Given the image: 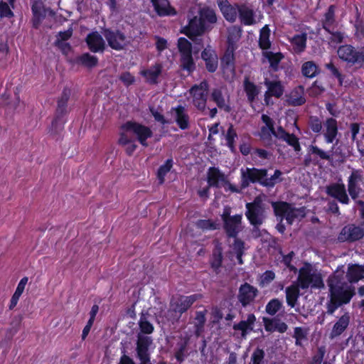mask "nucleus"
Wrapping results in <instances>:
<instances>
[{
	"label": "nucleus",
	"instance_id": "obj_1",
	"mask_svg": "<svg viewBox=\"0 0 364 364\" xmlns=\"http://www.w3.org/2000/svg\"><path fill=\"white\" fill-rule=\"evenodd\" d=\"M328 300L326 312L333 314L340 306L348 304L355 295V287L348 284L344 271L337 269L327 280Z\"/></svg>",
	"mask_w": 364,
	"mask_h": 364
},
{
	"label": "nucleus",
	"instance_id": "obj_2",
	"mask_svg": "<svg viewBox=\"0 0 364 364\" xmlns=\"http://www.w3.org/2000/svg\"><path fill=\"white\" fill-rule=\"evenodd\" d=\"M217 16L213 9L208 7L200 9L196 16L188 15V24L183 28V33L195 41L209 28L208 24L216 23Z\"/></svg>",
	"mask_w": 364,
	"mask_h": 364
},
{
	"label": "nucleus",
	"instance_id": "obj_3",
	"mask_svg": "<svg viewBox=\"0 0 364 364\" xmlns=\"http://www.w3.org/2000/svg\"><path fill=\"white\" fill-rule=\"evenodd\" d=\"M297 282L302 289H320L324 287L320 271L310 264H306L299 269Z\"/></svg>",
	"mask_w": 364,
	"mask_h": 364
},
{
	"label": "nucleus",
	"instance_id": "obj_4",
	"mask_svg": "<svg viewBox=\"0 0 364 364\" xmlns=\"http://www.w3.org/2000/svg\"><path fill=\"white\" fill-rule=\"evenodd\" d=\"M272 205L276 215L280 217L281 220L285 219L289 225L301 220L306 215L304 207L296 208L286 202H274Z\"/></svg>",
	"mask_w": 364,
	"mask_h": 364
},
{
	"label": "nucleus",
	"instance_id": "obj_5",
	"mask_svg": "<svg viewBox=\"0 0 364 364\" xmlns=\"http://www.w3.org/2000/svg\"><path fill=\"white\" fill-rule=\"evenodd\" d=\"M122 132L133 134L139 142L144 146H147L146 139L151 138L153 132L151 129L139 123L129 121L122 126Z\"/></svg>",
	"mask_w": 364,
	"mask_h": 364
},
{
	"label": "nucleus",
	"instance_id": "obj_6",
	"mask_svg": "<svg viewBox=\"0 0 364 364\" xmlns=\"http://www.w3.org/2000/svg\"><path fill=\"white\" fill-rule=\"evenodd\" d=\"M178 48L181 54V67L189 73L195 70V63L192 56L191 43L185 38L178 40Z\"/></svg>",
	"mask_w": 364,
	"mask_h": 364
},
{
	"label": "nucleus",
	"instance_id": "obj_7",
	"mask_svg": "<svg viewBox=\"0 0 364 364\" xmlns=\"http://www.w3.org/2000/svg\"><path fill=\"white\" fill-rule=\"evenodd\" d=\"M246 216L253 225H260L264 219V207L262 199L257 197L252 203H247Z\"/></svg>",
	"mask_w": 364,
	"mask_h": 364
},
{
	"label": "nucleus",
	"instance_id": "obj_8",
	"mask_svg": "<svg viewBox=\"0 0 364 364\" xmlns=\"http://www.w3.org/2000/svg\"><path fill=\"white\" fill-rule=\"evenodd\" d=\"M103 36L105 38L108 46L116 50L124 49L129 43L127 37L118 30L105 29Z\"/></svg>",
	"mask_w": 364,
	"mask_h": 364
},
{
	"label": "nucleus",
	"instance_id": "obj_9",
	"mask_svg": "<svg viewBox=\"0 0 364 364\" xmlns=\"http://www.w3.org/2000/svg\"><path fill=\"white\" fill-rule=\"evenodd\" d=\"M338 57L349 63H363L364 62V46L359 50H355L350 45H344L338 49Z\"/></svg>",
	"mask_w": 364,
	"mask_h": 364
},
{
	"label": "nucleus",
	"instance_id": "obj_10",
	"mask_svg": "<svg viewBox=\"0 0 364 364\" xmlns=\"http://www.w3.org/2000/svg\"><path fill=\"white\" fill-rule=\"evenodd\" d=\"M201 298L200 294H193L191 296H180L171 301V306L173 311L179 315L173 318L177 320L181 315L187 311L188 308L198 299Z\"/></svg>",
	"mask_w": 364,
	"mask_h": 364
},
{
	"label": "nucleus",
	"instance_id": "obj_11",
	"mask_svg": "<svg viewBox=\"0 0 364 364\" xmlns=\"http://www.w3.org/2000/svg\"><path fill=\"white\" fill-rule=\"evenodd\" d=\"M267 176L266 169H257V168H242L241 176L242 181L241 186L242 188L247 187L250 183L259 182L262 184V181L264 180V176Z\"/></svg>",
	"mask_w": 364,
	"mask_h": 364
},
{
	"label": "nucleus",
	"instance_id": "obj_12",
	"mask_svg": "<svg viewBox=\"0 0 364 364\" xmlns=\"http://www.w3.org/2000/svg\"><path fill=\"white\" fill-rule=\"evenodd\" d=\"M208 85L206 81L201 82L199 85H196L190 90L193 96V105L200 110L205 107L207 100V91Z\"/></svg>",
	"mask_w": 364,
	"mask_h": 364
},
{
	"label": "nucleus",
	"instance_id": "obj_13",
	"mask_svg": "<svg viewBox=\"0 0 364 364\" xmlns=\"http://www.w3.org/2000/svg\"><path fill=\"white\" fill-rule=\"evenodd\" d=\"M171 119L170 121L176 122L178 127L182 130H186L190 127V117L186 108L181 105L172 107L170 110Z\"/></svg>",
	"mask_w": 364,
	"mask_h": 364
},
{
	"label": "nucleus",
	"instance_id": "obj_14",
	"mask_svg": "<svg viewBox=\"0 0 364 364\" xmlns=\"http://www.w3.org/2000/svg\"><path fill=\"white\" fill-rule=\"evenodd\" d=\"M258 289L248 283L242 284L239 288L237 299L242 306L251 304L257 296Z\"/></svg>",
	"mask_w": 364,
	"mask_h": 364
},
{
	"label": "nucleus",
	"instance_id": "obj_15",
	"mask_svg": "<svg viewBox=\"0 0 364 364\" xmlns=\"http://www.w3.org/2000/svg\"><path fill=\"white\" fill-rule=\"evenodd\" d=\"M264 84L267 88L264 94V102L267 105L272 103L270 102L271 97L279 98L282 96L284 87L279 80H271L265 77Z\"/></svg>",
	"mask_w": 364,
	"mask_h": 364
},
{
	"label": "nucleus",
	"instance_id": "obj_16",
	"mask_svg": "<svg viewBox=\"0 0 364 364\" xmlns=\"http://www.w3.org/2000/svg\"><path fill=\"white\" fill-rule=\"evenodd\" d=\"M364 236V229L355 226L354 225H348L345 226L339 236L338 240L341 242L350 241L353 242L363 238Z\"/></svg>",
	"mask_w": 364,
	"mask_h": 364
},
{
	"label": "nucleus",
	"instance_id": "obj_17",
	"mask_svg": "<svg viewBox=\"0 0 364 364\" xmlns=\"http://www.w3.org/2000/svg\"><path fill=\"white\" fill-rule=\"evenodd\" d=\"M326 193L342 204L347 205L350 203V199L343 183H336L328 186L326 187Z\"/></svg>",
	"mask_w": 364,
	"mask_h": 364
},
{
	"label": "nucleus",
	"instance_id": "obj_18",
	"mask_svg": "<svg viewBox=\"0 0 364 364\" xmlns=\"http://www.w3.org/2000/svg\"><path fill=\"white\" fill-rule=\"evenodd\" d=\"M362 180L363 176L360 174V172L358 170L353 171L348 178V191L350 197L353 200L357 199L361 193L362 189L360 188V183Z\"/></svg>",
	"mask_w": 364,
	"mask_h": 364
},
{
	"label": "nucleus",
	"instance_id": "obj_19",
	"mask_svg": "<svg viewBox=\"0 0 364 364\" xmlns=\"http://www.w3.org/2000/svg\"><path fill=\"white\" fill-rule=\"evenodd\" d=\"M85 41L89 49L92 52H103L105 49V41L102 36L97 31H93L89 33Z\"/></svg>",
	"mask_w": 364,
	"mask_h": 364
},
{
	"label": "nucleus",
	"instance_id": "obj_20",
	"mask_svg": "<svg viewBox=\"0 0 364 364\" xmlns=\"http://www.w3.org/2000/svg\"><path fill=\"white\" fill-rule=\"evenodd\" d=\"M242 218L241 214L232 215L231 218H228L223 222L224 229L229 237H235L242 230Z\"/></svg>",
	"mask_w": 364,
	"mask_h": 364
},
{
	"label": "nucleus",
	"instance_id": "obj_21",
	"mask_svg": "<svg viewBox=\"0 0 364 364\" xmlns=\"http://www.w3.org/2000/svg\"><path fill=\"white\" fill-rule=\"evenodd\" d=\"M262 121L264 126L262 127L259 136L267 144H271L273 134H274V121L267 114L262 115Z\"/></svg>",
	"mask_w": 364,
	"mask_h": 364
},
{
	"label": "nucleus",
	"instance_id": "obj_22",
	"mask_svg": "<svg viewBox=\"0 0 364 364\" xmlns=\"http://www.w3.org/2000/svg\"><path fill=\"white\" fill-rule=\"evenodd\" d=\"M217 3L224 18L230 22H235L240 6L230 4L228 0H217Z\"/></svg>",
	"mask_w": 364,
	"mask_h": 364
},
{
	"label": "nucleus",
	"instance_id": "obj_23",
	"mask_svg": "<svg viewBox=\"0 0 364 364\" xmlns=\"http://www.w3.org/2000/svg\"><path fill=\"white\" fill-rule=\"evenodd\" d=\"M201 57L205 63L207 70L210 72H215L218 65V58L214 50L208 47L204 49L201 53Z\"/></svg>",
	"mask_w": 364,
	"mask_h": 364
},
{
	"label": "nucleus",
	"instance_id": "obj_24",
	"mask_svg": "<svg viewBox=\"0 0 364 364\" xmlns=\"http://www.w3.org/2000/svg\"><path fill=\"white\" fill-rule=\"evenodd\" d=\"M323 136L326 143L333 142L338 134L337 122L333 118H328L323 124Z\"/></svg>",
	"mask_w": 364,
	"mask_h": 364
},
{
	"label": "nucleus",
	"instance_id": "obj_25",
	"mask_svg": "<svg viewBox=\"0 0 364 364\" xmlns=\"http://www.w3.org/2000/svg\"><path fill=\"white\" fill-rule=\"evenodd\" d=\"M155 11L160 16H174L176 14L175 9L170 6L168 0H151Z\"/></svg>",
	"mask_w": 364,
	"mask_h": 364
},
{
	"label": "nucleus",
	"instance_id": "obj_26",
	"mask_svg": "<svg viewBox=\"0 0 364 364\" xmlns=\"http://www.w3.org/2000/svg\"><path fill=\"white\" fill-rule=\"evenodd\" d=\"M208 183L210 186H223L227 183L225 176L216 168H210L208 171Z\"/></svg>",
	"mask_w": 364,
	"mask_h": 364
},
{
	"label": "nucleus",
	"instance_id": "obj_27",
	"mask_svg": "<svg viewBox=\"0 0 364 364\" xmlns=\"http://www.w3.org/2000/svg\"><path fill=\"white\" fill-rule=\"evenodd\" d=\"M350 322V316L348 313L343 315L333 325L329 335V338L333 340L341 336L347 328Z\"/></svg>",
	"mask_w": 364,
	"mask_h": 364
},
{
	"label": "nucleus",
	"instance_id": "obj_28",
	"mask_svg": "<svg viewBox=\"0 0 364 364\" xmlns=\"http://www.w3.org/2000/svg\"><path fill=\"white\" fill-rule=\"evenodd\" d=\"M152 343L151 336L138 333L136 342V353L137 356L144 357L145 355L149 354V348Z\"/></svg>",
	"mask_w": 364,
	"mask_h": 364
},
{
	"label": "nucleus",
	"instance_id": "obj_29",
	"mask_svg": "<svg viewBox=\"0 0 364 364\" xmlns=\"http://www.w3.org/2000/svg\"><path fill=\"white\" fill-rule=\"evenodd\" d=\"M255 320V316L250 314L247 316L246 320L241 321L238 323L234 324L233 328L235 331H241L242 337L245 338L247 334L252 330V325Z\"/></svg>",
	"mask_w": 364,
	"mask_h": 364
},
{
	"label": "nucleus",
	"instance_id": "obj_30",
	"mask_svg": "<svg viewBox=\"0 0 364 364\" xmlns=\"http://www.w3.org/2000/svg\"><path fill=\"white\" fill-rule=\"evenodd\" d=\"M299 286L291 284L285 289L287 304L291 308H294L297 304L300 295Z\"/></svg>",
	"mask_w": 364,
	"mask_h": 364
},
{
	"label": "nucleus",
	"instance_id": "obj_31",
	"mask_svg": "<svg viewBox=\"0 0 364 364\" xmlns=\"http://www.w3.org/2000/svg\"><path fill=\"white\" fill-rule=\"evenodd\" d=\"M287 103L292 106H299L306 102L304 96V88L301 86L294 89L287 97Z\"/></svg>",
	"mask_w": 364,
	"mask_h": 364
},
{
	"label": "nucleus",
	"instance_id": "obj_32",
	"mask_svg": "<svg viewBox=\"0 0 364 364\" xmlns=\"http://www.w3.org/2000/svg\"><path fill=\"white\" fill-rule=\"evenodd\" d=\"M264 328L267 331L284 333L287 330V325L277 318H264Z\"/></svg>",
	"mask_w": 364,
	"mask_h": 364
},
{
	"label": "nucleus",
	"instance_id": "obj_33",
	"mask_svg": "<svg viewBox=\"0 0 364 364\" xmlns=\"http://www.w3.org/2000/svg\"><path fill=\"white\" fill-rule=\"evenodd\" d=\"M345 277H347L350 284L355 283L364 277V268L357 264H350Z\"/></svg>",
	"mask_w": 364,
	"mask_h": 364
},
{
	"label": "nucleus",
	"instance_id": "obj_34",
	"mask_svg": "<svg viewBox=\"0 0 364 364\" xmlns=\"http://www.w3.org/2000/svg\"><path fill=\"white\" fill-rule=\"evenodd\" d=\"M238 13L241 22L245 25L250 26L256 23L252 9H250L247 6H240L238 8Z\"/></svg>",
	"mask_w": 364,
	"mask_h": 364
},
{
	"label": "nucleus",
	"instance_id": "obj_35",
	"mask_svg": "<svg viewBox=\"0 0 364 364\" xmlns=\"http://www.w3.org/2000/svg\"><path fill=\"white\" fill-rule=\"evenodd\" d=\"M306 39V34L305 33L295 35L292 38H289V41L295 53H300L305 50Z\"/></svg>",
	"mask_w": 364,
	"mask_h": 364
},
{
	"label": "nucleus",
	"instance_id": "obj_36",
	"mask_svg": "<svg viewBox=\"0 0 364 364\" xmlns=\"http://www.w3.org/2000/svg\"><path fill=\"white\" fill-rule=\"evenodd\" d=\"M211 98L220 109H223L227 112L230 111V107L228 104L227 99L223 95L221 90H213L211 94Z\"/></svg>",
	"mask_w": 364,
	"mask_h": 364
},
{
	"label": "nucleus",
	"instance_id": "obj_37",
	"mask_svg": "<svg viewBox=\"0 0 364 364\" xmlns=\"http://www.w3.org/2000/svg\"><path fill=\"white\" fill-rule=\"evenodd\" d=\"M263 57L269 63L270 67L274 70H277L279 64L282 59L284 58L281 53H273L269 50H264L262 52Z\"/></svg>",
	"mask_w": 364,
	"mask_h": 364
},
{
	"label": "nucleus",
	"instance_id": "obj_38",
	"mask_svg": "<svg viewBox=\"0 0 364 364\" xmlns=\"http://www.w3.org/2000/svg\"><path fill=\"white\" fill-rule=\"evenodd\" d=\"M270 29L267 25H265L260 31L259 46L261 49L268 50L271 47V41L269 40Z\"/></svg>",
	"mask_w": 364,
	"mask_h": 364
},
{
	"label": "nucleus",
	"instance_id": "obj_39",
	"mask_svg": "<svg viewBox=\"0 0 364 364\" xmlns=\"http://www.w3.org/2000/svg\"><path fill=\"white\" fill-rule=\"evenodd\" d=\"M335 11L336 7L331 5L324 15L323 20V28L326 32H330V28H333L335 23Z\"/></svg>",
	"mask_w": 364,
	"mask_h": 364
},
{
	"label": "nucleus",
	"instance_id": "obj_40",
	"mask_svg": "<svg viewBox=\"0 0 364 364\" xmlns=\"http://www.w3.org/2000/svg\"><path fill=\"white\" fill-rule=\"evenodd\" d=\"M320 72L318 65L314 61H307L301 66V73L304 76L309 78L316 77Z\"/></svg>",
	"mask_w": 364,
	"mask_h": 364
},
{
	"label": "nucleus",
	"instance_id": "obj_41",
	"mask_svg": "<svg viewBox=\"0 0 364 364\" xmlns=\"http://www.w3.org/2000/svg\"><path fill=\"white\" fill-rule=\"evenodd\" d=\"M161 73V66L159 64L151 67L149 69L144 70L141 74L146 77L150 83H156V80Z\"/></svg>",
	"mask_w": 364,
	"mask_h": 364
},
{
	"label": "nucleus",
	"instance_id": "obj_42",
	"mask_svg": "<svg viewBox=\"0 0 364 364\" xmlns=\"http://www.w3.org/2000/svg\"><path fill=\"white\" fill-rule=\"evenodd\" d=\"M119 144L122 146H125L126 152L131 155L136 149V144L134 141L131 139L128 134L125 132H122L120 137L119 139Z\"/></svg>",
	"mask_w": 364,
	"mask_h": 364
},
{
	"label": "nucleus",
	"instance_id": "obj_43",
	"mask_svg": "<svg viewBox=\"0 0 364 364\" xmlns=\"http://www.w3.org/2000/svg\"><path fill=\"white\" fill-rule=\"evenodd\" d=\"M244 90L248 101L250 102H252L259 94V89L257 85L250 82L247 78L244 81Z\"/></svg>",
	"mask_w": 364,
	"mask_h": 364
},
{
	"label": "nucleus",
	"instance_id": "obj_44",
	"mask_svg": "<svg viewBox=\"0 0 364 364\" xmlns=\"http://www.w3.org/2000/svg\"><path fill=\"white\" fill-rule=\"evenodd\" d=\"M221 62L225 68L230 69V70H234L235 57L234 49L232 47L228 48L222 58Z\"/></svg>",
	"mask_w": 364,
	"mask_h": 364
},
{
	"label": "nucleus",
	"instance_id": "obj_45",
	"mask_svg": "<svg viewBox=\"0 0 364 364\" xmlns=\"http://www.w3.org/2000/svg\"><path fill=\"white\" fill-rule=\"evenodd\" d=\"M71 91L69 89H64L60 98L58 101L57 114H63L66 112L67 102L70 96Z\"/></svg>",
	"mask_w": 364,
	"mask_h": 364
},
{
	"label": "nucleus",
	"instance_id": "obj_46",
	"mask_svg": "<svg viewBox=\"0 0 364 364\" xmlns=\"http://www.w3.org/2000/svg\"><path fill=\"white\" fill-rule=\"evenodd\" d=\"M32 11L33 14V26L37 28L42 17L43 16L42 4L41 2L35 1L32 5Z\"/></svg>",
	"mask_w": 364,
	"mask_h": 364
},
{
	"label": "nucleus",
	"instance_id": "obj_47",
	"mask_svg": "<svg viewBox=\"0 0 364 364\" xmlns=\"http://www.w3.org/2000/svg\"><path fill=\"white\" fill-rule=\"evenodd\" d=\"M236 139H237L236 131L233 128L232 125H230L225 134V139L227 141V145L231 151H233L235 149V142Z\"/></svg>",
	"mask_w": 364,
	"mask_h": 364
},
{
	"label": "nucleus",
	"instance_id": "obj_48",
	"mask_svg": "<svg viewBox=\"0 0 364 364\" xmlns=\"http://www.w3.org/2000/svg\"><path fill=\"white\" fill-rule=\"evenodd\" d=\"M222 261V250L220 247H217L215 252H213L211 259V267L215 272H218V270L221 267Z\"/></svg>",
	"mask_w": 364,
	"mask_h": 364
},
{
	"label": "nucleus",
	"instance_id": "obj_49",
	"mask_svg": "<svg viewBox=\"0 0 364 364\" xmlns=\"http://www.w3.org/2000/svg\"><path fill=\"white\" fill-rule=\"evenodd\" d=\"M139 326L140 328V333L143 335L144 334H151L154 331L153 325L147 320L145 316H141Z\"/></svg>",
	"mask_w": 364,
	"mask_h": 364
},
{
	"label": "nucleus",
	"instance_id": "obj_50",
	"mask_svg": "<svg viewBox=\"0 0 364 364\" xmlns=\"http://www.w3.org/2000/svg\"><path fill=\"white\" fill-rule=\"evenodd\" d=\"M282 306V303L278 299H273L270 300L265 307L266 312L274 316Z\"/></svg>",
	"mask_w": 364,
	"mask_h": 364
},
{
	"label": "nucleus",
	"instance_id": "obj_51",
	"mask_svg": "<svg viewBox=\"0 0 364 364\" xmlns=\"http://www.w3.org/2000/svg\"><path fill=\"white\" fill-rule=\"evenodd\" d=\"M173 166V160L167 159L164 164L161 165L158 170V178L160 183L164 181V176L171 170Z\"/></svg>",
	"mask_w": 364,
	"mask_h": 364
},
{
	"label": "nucleus",
	"instance_id": "obj_52",
	"mask_svg": "<svg viewBox=\"0 0 364 364\" xmlns=\"http://www.w3.org/2000/svg\"><path fill=\"white\" fill-rule=\"evenodd\" d=\"M244 242L239 239H235V242L232 245V250L236 255L238 262L241 264L243 263L242 256L244 252Z\"/></svg>",
	"mask_w": 364,
	"mask_h": 364
},
{
	"label": "nucleus",
	"instance_id": "obj_53",
	"mask_svg": "<svg viewBox=\"0 0 364 364\" xmlns=\"http://www.w3.org/2000/svg\"><path fill=\"white\" fill-rule=\"evenodd\" d=\"M79 62L86 67L92 68L97 64V58L90 53H84L79 58Z\"/></svg>",
	"mask_w": 364,
	"mask_h": 364
},
{
	"label": "nucleus",
	"instance_id": "obj_54",
	"mask_svg": "<svg viewBox=\"0 0 364 364\" xmlns=\"http://www.w3.org/2000/svg\"><path fill=\"white\" fill-rule=\"evenodd\" d=\"M206 313H207L206 310L196 312V316L195 320H196V331L198 335L200 334V333L202 331L203 326L205 323Z\"/></svg>",
	"mask_w": 364,
	"mask_h": 364
},
{
	"label": "nucleus",
	"instance_id": "obj_55",
	"mask_svg": "<svg viewBox=\"0 0 364 364\" xmlns=\"http://www.w3.org/2000/svg\"><path fill=\"white\" fill-rule=\"evenodd\" d=\"M197 228L203 230H216L219 225L210 220H199L196 222Z\"/></svg>",
	"mask_w": 364,
	"mask_h": 364
},
{
	"label": "nucleus",
	"instance_id": "obj_56",
	"mask_svg": "<svg viewBox=\"0 0 364 364\" xmlns=\"http://www.w3.org/2000/svg\"><path fill=\"white\" fill-rule=\"evenodd\" d=\"M282 172L279 170H276L274 175L270 178H267V175L264 176V180L262 181V185L269 187L274 186L279 181Z\"/></svg>",
	"mask_w": 364,
	"mask_h": 364
},
{
	"label": "nucleus",
	"instance_id": "obj_57",
	"mask_svg": "<svg viewBox=\"0 0 364 364\" xmlns=\"http://www.w3.org/2000/svg\"><path fill=\"white\" fill-rule=\"evenodd\" d=\"M309 151L311 154L318 156L321 159L330 160L331 154L318 148L317 146H311L309 147Z\"/></svg>",
	"mask_w": 364,
	"mask_h": 364
},
{
	"label": "nucleus",
	"instance_id": "obj_58",
	"mask_svg": "<svg viewBox=\"0 0 364 364\" xmlns=\"http://www.w3.org/2000/svg\"><path fill=\"white\" fill-rule=\"evenodd\" d=\"M149 109H150V112H151L152 116L154 117V119L156 122H160L162 124L171 123V121H170L169 119H165V117H164V115L162 114L161 110H159V109H156L154 107H150Z\"/></svg>",
	"mask_w": 364,
	"mask_h": 364
},
{
	"label": "nucleus",
	"instance_id": "obj_59",
	"mask_svg": "<svg viewBox=\"0 0 364 364\" xmlns=\"http://www.w3.org/2000/svg\"><path fill=\"white\" fill-rule=\"evenodd\" d=\"M325 354V346L318 347L316 353L311 358V360L309 362V364H321Z\"/></svg>",
	"mask_w": 364,
	"mask_h": 364
},
{
	"label": "nucleus",
	"instance_id": "obj_60",
	"mask_svg": "<svg viewBox=\"0 0 364 364\" xmlns=\"http://www.w3.org/2000/svg\"><path fill=\"white\" fill-rule=\"evenodd\" d=\"M333 28H330V32H328L330 35L328 39L331 43L338 44L343 41L344 36L343 33L338 31H333Z\"/></svg>",
	"mask_w": 364,
	"mask_h": 364
},
{
	"label": "nucleus",
	"instance_id": "obj_61",
	"mask_svg": "<svg viewBox=\"0 0 364 364\" xmlns=\"http://www.w3.org/2000/svg\"><path fill=\"white\" fill-rule=\"evenodd\" d=\"M283 140L291 146L296 151L301 149L299 140L294 134H288Z\"/></svg>",
	"mask_w": 364,
	"mask_h": 364
},
{
	"label": "nucleus",
	"instance_id": "obj_62",
	"mask_svg": "<svg viewBox=\"0 0 364 364\" xmlns=\"http://www.w3.org/2000/svg\"><path fill=\"white\" fill-rule=\"evenodd\" d=\"M275 278V274L272 271H266L261 276L260 284L262 286H265L272 282Z\"/></svg>",
	"mask_w": 364,
	"mask_h": 364
},
{
	"label": "nucleus",
	"instance_id": "obj_63",
	"mask_svg": "<svg viewBox=\"0 0 364 364\" xmlns=\"http://www.w3.org/2000/svg\"><path fill=\"white\" fill-rule=\"evenodd\" d=\"M309 124L311 130L315 133H319L323 127L321 120L317 117H311Z\"/></svg>",
	"mask_w": 364,
	"mask_h": 364
},
{
	"label": "nucleus",
	"instance_id": "obj_64",
	"mask_svg": "<svg viewBox=\"0 0 364 364\" xmlns=\"http://www.w3.org/2000/svg\"><path fill=\"white\" fill-rule=\"evenodd\" d=\"M14 14L11 10L9 6L6 2H0V16L10 18L13 16Z\"/></svg>",
	"mask_w": 364,
	"mask_h": 364
}]
</instances>
